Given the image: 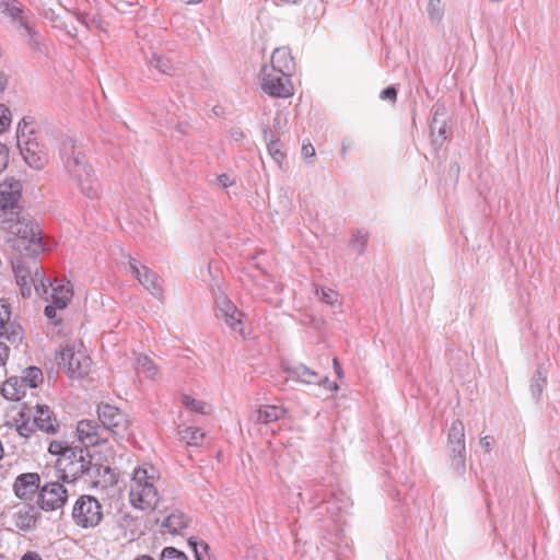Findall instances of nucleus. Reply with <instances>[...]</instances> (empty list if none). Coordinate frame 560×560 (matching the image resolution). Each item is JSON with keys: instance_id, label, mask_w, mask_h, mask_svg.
Listing matches in <instances>:
<instances>
[{"instance_id": "obj_20", "label": "nucleus", "mask_w": 560, "mask_h": 560, "mask_svg": "<svg viewBox=\"0 0 560 560\" xmlns=\"http://www.w3.org/2000/svg\"><path fill=\"white\" fill-rule=\"evenodd\" d=\"M33 420L35 427L47 434H56L59 429L57 418L46 405H36V412Z\"/></svg>"}, {"instance_id": "obj_35", "label": "nucleus", "mask_w": 560, "mask_h": 560, "mask_svg": "<svg viewBox=\"0 0 560 560\" xmlns=\"http://www.w3.org/2000/svg\"><path fill=\"white\" fill-rule=\"evenodd\" d=\"M180 436L188 445L200 446L205 439V433L199 428L188 427L180 432Z\"/></svg>"}, {"instance_id": "obj_17", "label": "nucleus", "mask_w": 560, "mask_h": 560, "mask_svg": "<svg viewBox=\"0 0 560 560\" xmlns=\"http://www.w3.org/2000/svg\"><path fill=\"white\" fill-rule=\"evenodd\" d=\"M40 476L37 472H24L19 475L13 483V492L21 500H33L40 489Z\"/></svg>"}, {"instance_id": "obj_4", "label": "nucleus", "mask_w": 560, "mask_h": 560, "mask_svg": "<svg viewBox=\"0 0 560 560\" xmlns=\"http://www.w3.org/2000/svg\"><path fill=\"white\" fill-rule=\"evenodd\" d=\"M9 225L0 228L13 235L10 242L16 253L40 254L44 252L42 230L36 222L16 215Z\"/></svg>"}, {"instance_id": "obj_6", "label": "nucleus", "mask_w": 560, "mask_h": 560, "mask_svg": "<svg viewBox=\"0 0 560 560\" xmlns=\"http://www.w3.org/2000/svg\"><path fill=\"white\" fill-rule=\"evenodd\" d=\"M24 127H21V122L18 127V147L20 149L21 155L23 156L25 163L37 171L43 170L48 163V153L43 143H40L35 136L33 130L25 133L26 122L23 118Z\"/></svg>"}, {"instance_id": "obj_16", "label": "nucleus", "mask_w": 560, "mask_h": 560, "mask_svg": "<svg viewBox=\"0 0 560 560\" xmlns=\"http://www.w3.org/2000/svg\"><path fill=\"white\" fill-rule=\"evenodd\" d=\"M0 338L7 339L11 343H19L24 338L22 326L11 319L10 305L0 300Z\"/></svg>"}, {"instance_id": "obj_25", "label": "nucleus", "mask_w": 560, "mask_h": 560, "mask_svg": "<svg viewBox=\"0 0 560 560\" xmlns=\"http://www.w3.org/2000/svg\"><path fill=\"white\" fill-rule=\"evenodd\" d=\"M0 12L12 18L21 27L31 32V25L26 20L23 8L16 0H0Z\"/></svg>"}, {"instance_id": "obj_50", "label": "nucleus", "mask_w": 560, "mask_h": 560, "mask_svg": "<svg viewBox=\"0 0 560 560\" xmlns=\"http://www.w3.org/2000/svg\"><path fill=\"white\" fill-rule=\"evenodd\" d=\"M218 182L224 188H228V187H230V186H232L234 184V180L231 179L228 174L219 175L218 176Z\"/></svg>"}, {"instance_id": "obj_41", "label": "nucleus", "mask_w": 560, "mask_h": 560, "mask_svg": "<svg viewBox=\"0 0 560 560\" xmlns=\"http://www.w3.org/2000/svg\"><path fill=\"white\" fill-rule=\"evenodd\" d=\"M160 560H188L187 556L174 547H165Z\"/></svg>"}, {"instance_id": "obj_47", "label": "nucleus", "mask_w": 560, "mask_h": 560, "mask_svg": "<svg viewBox=\"0 0 560 560\" xmlns=\"http://www.w3.org/2000/svg\"><path fill=\"white\" fill-rule=\"evenodd\" d=\"M316 385L324 386L328 390L337 392L339 389V386L336 382H330L327 376H320L319 375V382Z\"/></svg>"}, {"instance_id": "obj_7", "label": "nucleus", "mask_w": 560, "mask_h": 560, "mask_svg": "<svg viewBox=\"0 0 560 560\" xmlns=\"http://www.w3.org/2000/svg\"><path fill=\"white\" fill-rule=\"evenodd\" d=\"M71 516L78 527L95 528L104 518L103 505L95 497L82 494L75 500Z\"/></svg>"}, {"instance_id": "obj_18", "label": "nucleus", "mask_w": 560, "mask_h": 560, "mask_svg": "<svg viewBox=\"0 0 560 560\" xmlns=\"http://www.w3.org/2000/svg\"><path fill=\"white\" fill-rule=\"evenodd\" d=\"M215 315L218 318L223 319L224 323L235 331H242V316L243 313L240 312L236 306L228 300L225 296L218 299L217 301V311Z\"/></svg>"}, {"instance_id": "obj_23", "label": "nucleus", "mask_w": 560, "mask_h": 560, "mask_svg": "<svg viewBox=\"0 0 560 560\" xmlns=\"http://www.w3.org/2000/svg\"><path fill=\"white\" fill-rule=\"evenodd\" d=\"M283 371L288 376L296 382L308 385H315L319 382V374L303 363L295 365H285Z\"/></svg>"}, {"instance_id": "obj_58", "label": "nucleus", "mask_w": 560, "mask_h": 560, "mask_svg": "<svg viewBox=\"0 0 560 560\" xmlns=\"http://www.w3.org/2000/svg\"><path fill=\"white\" fill-rule=\"evenodd\" d=\"M135 560H154V559L150 556L143 555V556L136 558Z\"/></svg>"}, {"instance_id": "obj_53", "label": "nucleus", "mask_w": 560, "mask_h": 560, "mask_svg": "<svg viewBox=\"0 0 560 560\" xmlns=\"http://www.w3.org/2000/svg\"><path fill=\"white\" fill-rule=\"evenodd\" d=\"M480 445L487 451V452H490L492 450V446H491V442H490V438L489 436H485V438H481L480 440Z\"/></svg>"}, {"instance_id": "obj_22", "label": "nucleus", "mask_w": 560, "mask_h": 560, "mask_svg": "<svg viewBox=\"0 0 560 560\" xmlns=\"http://www.w3.org/2000/svg\"><path fill=\"white\" fill-rule=\"evenodd\" d=\"M189 517L180 510H172L163 520L161 527L164 533L179 535L189 525Z\"/></svg>"}, {"instance_id": "obj_3", "label": "nucleus", "mask_w": 560, "mask_h": 560, "mask_svg": "<svg viewBox=\"0 0 560 560\" xmlns=\"http://www.w3.org/2000/svg\"><path fill=\"white\" fill-rule=\"evenodd\" d=\"M159 480L160 475L153 466L135 468L129 482L130 504L140 511H154L160 502Z\"/></svg>"}, {"instance_id": "obj_44", "label": "nucleus", "mask_w": 560, "mask_h": 560, "mask_svg": "<svg viewBox=\"0 0 560 560\" xmlns=\"http://www.w3.org/2000/svg\"><path fill=\"white\" fill-rule=\"evenodd\" d=\"M57 310L59 308L54 303L47 305L44 310V314L46 315V317L50 319L55 325L61 323V317L58 316Z\"/></svg>"}, {"instance_id": "obj_54", "label": "nucleus", "mask_w": 560, "mask_h": 560, "mask_svg": "<svg viewBox=\"0 0 560 560\" xmlns=\"http://www.w3.org/2000/svg\"><path fill=\"white\" fill-rule=\"evenodd\" d=\"M7 83H8V80H7L5 74L0 71V94H2L3 91L5 90Z\"/></svg>"}, {"instance_id": "obj_56", "label": "nucleus", "mask_w": 560, "mask_h": 560, "mask_svg": "<svg viewBox=\"0 0 560 560\" xmlns=\"http://www.w3.org/2000/svg\"><path fill=\"white\" fill-rule=\"evenodd\" d=\"M232 137L235 139V140H238L243 137V131L241 129H235L232 131Z\"/></svg>"}, {"instance_id": "obj_24", "label": "nucleus", "mask_w": 560, "mask_h": 560, "mask_svg": "<svg viewBox=\"0 0 560 560\" xmlns=\"http://www.w3.org/2000/svg\"><path fill=\"white\" fill-rule=\"evenodd\" d=\"M445 108L443 106H436L434 115L430 125L431 136L435 144L442 145L447 138V126L444 118Z\"/></svg>"}, {"instance_id": "obj_57", "label": "nucleus", "mask_w": 560, "mask_h": 560, "mask_svg": "<svg viewBox=\"0 0 560 560\" xmlns=\"http://www.w3.org/2000/svg\"><path fill=\"white\" fill-rule=\"evenodd\" d=\"M186 4H198L200 3L202 0H183Z\"/></svg>"}, {"instance_id": "obj_46", "label": "nucleus", "mask_w": 560, "mask_h": 560, "mask_svg": "<svg viewBox=\"0 0 560 560\" xmlns=\"http://www.w3.org/2000/svg\"><path fill=\"white\" fill-rule=\"evenodd\" d=\"M380 97L382 100H389L395 103L397 100V89L395 86H388L381 92Z\"/></svg>"}, {"instance_id": "obj_13", "label": "nucleus", "mask_w": 560, "mask_h": 560, "mask_svg": "<svg viewBox=\"0 0 560 560\" xmlns=\"http://www.w3.org/2000/svg\"><path fill=\"white\" fill-rule=\"evenodd\" d=\"M448 447L452 453V467L463 472L465 470V456H466V445H465V428L464 423L456 419L452 422L448 430Z\"/></svg>"}, {"instance_id": "obj_36", "label": "nucleus", "mask_w": 560, "mask_h": 560, "mask_svg": "<svg viewBox=\"0 0 560 560\" xmlns=\"http://www.w3.org/2000/svg\"><path fill=\"white\" fill-rule=\"evenodd\" d=\"M188 545L195 555L196 560H211L209 546L205 541H198L195 537L188 539Z\"/></svg>"}, {"instance_id": "obj_30", "label": "nucleus", "mask_w": 560, "mask_h": 560, "mask_svg": "<svg viewBox=\"0 0 560 560\" xmlns=\"http://www.w3.org/2000/svg\"><path fill=\"white\" fill-rule=\"evenodd\" d=\"M547 386V371L540 365L537 368L530 381V394L532 397L538 402L541 399V395Z\"/></svg>"}, {"instance_id": "obj_26", "label": "nucleus", "mask_w": 560, "mask_h": 560, "mask_svg": "<svg viewBox=\"0 0 560 560\" xmlns=\"http://www.w3.org/2000/svg\"><path fill=\"white\" fill-rule=\"evenodd\" d=\"M287 410L281 406L265 405L256 411V421L264 424H269L282 419Z\"/></svg>"}, {"instance_id": "obj_48", "label": "nucleus", "mask_w": 560, "mask_h": 560, "mask_svg": "<svg viewBox=\"0 0 560 560\" xmlns=\"http://www.w3.org/2000/svg\"><path fill=\"white\" fill-rule=\"evenodd\" d=\"M302 154L304 158H313L315 155V149L311 142L303 143Z\"/></svg>"}, {"instance_id": "obj_49", "label": "nucleus", "mask_w": 560, "mask_h": 560, "mask_svg": "<svg viewBox=\"0 0 560 560\" xmlns=\"http://www.w3.org/2000/svg\"><path fill=\"white\" fill-rule=\"evenodd\" d=\"M9 348L5 343L0 342V366L5 364V361L9 358Z\"/></svg>"}, {"instance_id": "obj_45", "label": "nucleus", "mask_w": 560, "mask_h": 560, "mask_svg": "<svg viewBox=\"0 0 560 560\" xmlns=\"http://www.w3.org/2000/svg\"><path fill=\"white\" fill-rule=\"evenodd\" d=\"M9 163V149L8 147L0 142V172L7 168Z\"/></svg>"}, {"instance_id": "obj_14", "label": "nucleus", "mask_w": 560, "mask_h": 560, "mask_svg": "<svg viewBox=\"0 0 560 560\" xmlns=\"http://www.w3.org/2000/svg\"><path fill=\"white\" fill-rule=\"evenodd\" d=\"M129 270L131 275L158 300H163V288L160 283L159 275L140 264L137 259L129 257Z\"/></svg>"}, {"instance_id": "obj_32", "label": "nucleus", "mask_w": 560, "mask_h": 560, "mask_svg": "<svg viewBox=\"0 0 560 560\" xmlns=\"http://www.w3.org/2000/svg\"><path fill=\"white\" fill-rule=\"evenodd\" d=\"M14 427L18 433L23 438H30L34 432V421L30 422V415L24 410H21L18 416L13 419Z\"/></svg>"}, {"instance_id": "obj_19", "label": "nucleus", "mask_w": 560, "mask_h": 560, "mask_svg": "<svg viewBox=\"0 0 560 560\" xmlns=\"http://www.w3.org/2000/svg\"><path fill=\"white\" fill-rule=\"evenodd\" d=\"M39 513L32 504L15 506L12 514V524L20 532H30L36 527Z\"/></svg>"}, {"instance_id": "obj_33", "label": "nucleus", "mask_w": 560, "mask_h": 560, "mask_svg": "<svg viewBox=\"0 0 560 560\" xmlns=\"http://www.w3.org/2000/svg\"><path fill=\"white\" fill-rule=\"evenodd\" d=\"M149 65L166 75H173L175 72V67L171 59L165 56L158 55L156 52L152 54V57L149 59Z\"/></svg>"}, {"instance_id": "obj_12", "label": "nucleus", "mask_w": 560, "mask_h": 560, "mask_svg": "<svg viewBox=\"0 0 560 560\" xmlns=\"http://www.w3.org/2000/svg\"><path fill=\"white\" fill-rule=\"evenodd\" d=\"M68 501V490L59 481H48L40 486L37 494V505L45 512H54L65 506Z\"/></svg>"}, {"instance_id": "obj_34", "label": "nucleus", "mask_w": 560, "mask_h": 560, "mask_svg": "<svg viewBox=\"0 0 560 560\" xmlns=\"http://www.w3.org/2000/svg\"><path fill=\"white\" fill-rule=\"evenodd\" d=\"M264 138L267 141V149L269 154L275 160V162L281 164L284 154L280 151L279 141L273 139V135L269 129L264 130Z\"/></svg>"}, {"instance_id": "obj_51", "label": "nucleus", "mask_w": 560, "mask_h": 560, "mask_svg": "<svg viewBox=\"0 0 560 560\" xmlns=\"http://www.w3.org/2000/svg\"><path fill=\"white\" fill-rule=\"evenodd\" d=\"M332 365H334V370H335V373L337 374V376L339 378H342L343 377V372H342L341 365H340V363H339L337 358H334Z\"/></svg>"}, {"instance_id": "obj_21", "label": "nucleus", "mask_w": 560, "mask_h": 560, "mask_svg": "<svg viewBox=\"0 0 560 560\" xmlns=\"http://www.w3.org/2000/svg\"><path fill=\"white\" fill-rule=\"evenodd\" d=\"M294 59L289 48H276L271 55V63L268 70L291 74L294 71Z\"/></svg>"}, {"instance_id": "obj_10", "label": "nucleus", "mask_w": 560, "mask_h": 560, "mask_svg": "<svg viewBox=\"0 0 560 560\" xmlns=\"http://www.w3.org/2000/svg\"><path fill=\"white\" fill-rule=\"evenodd\" d=\"M82 343L67 342L60 350L57 361L72 378L88 374L91 359L82 350Z\"/></svg>"}, {"instance_id": "obj_37", "label": "nucleus", "mask_w": 560, "mask_h": 560, "mask_svg": "<svg viewBox=\"0 0 560 560\" xmlns=\"http://www.w3.org/2000/svg\"><path fill=\"white\" fill-rule=\"evenodd\" d=\"M315 293L320 301L328 305H335L338 303V293L332 289L325 287H316Z\"/></svg>"}, {"instance_id": "obj_8", "label": "nucleus", "mask_w": 560, "mask_h": 560, "mask_svg": "<svg viewBox=\"0 0 560 560\" xmlns=\"http://www.w3.org/2000/svg\"><path fill=\"white\" fill-rule=\"evenodd\" d=\"M97 419L106 434L114 439H124L130 433V420L119 408L107 402H100L96 406Z\"/></svg>"}, {"instance_id": "obj_1", "label": "nucleus", "mask_w": 560, "mask_h": 560, "mask_svg": "<svg viewBox=\"0 0 560 560\" xmlns=\"http://www.w3.org/2000/svg\"><path fill=\"white\" fill-rule=\"evenodd\" d=\"M48 452L57 456L56 471L60 474L61 479L66 482L84 479V481L97 483L95 479L101 475V470H108V467L93 463V456L89 450L72 446L65 441L50 442Z\"/></svg>"}, {"instance_id": "obj_52", "label": "nucleus", "mask_w": 560, "mask_h": 560, "mask_svg": "<svg viewBox=\"0 0 560 560\" xmlns=\"http://www.w3.org/2000/svg\"><path fill=\"white\" fill-rule=\"evenodd\" d=\"M27 33V35L30 36V44L34 47V48H38V42L35 39V32L33 30V27L31 26V32L27 31L26 28H24Z\"/></svg>"}, {"instance_id": "obj_39", "label": "nucleus", "mask_w": 560, "mask_h": 560, "mask_svg": "<svg viewBox=\"0 0 560 560\" xmlns=\"http://www.w3.org/2000/svg\"><path fill=\"white\" fill-rule=\"evenodd\" d=\"M368 244V233L358 230L352 234L351 237V246L358 250L360 255H362L365 252Z\"/></svg>"}, {"instance_id": "obj_5", "label": "nucleus", "mask_w": 560, "mask_h": 560, "mask_svg": "<svg viewBox=\"0 0 560 560\" xmlns=\"http://www.w3.org/2000/svg\"><path fill=\"white\" fill-rule=\"evenodd\" d=\"M71 155L65 160V166L80 191L89 199H95L100 194V184L92 168L88 165L85 155L71 147Z\"/></svg>"}, {"instance_id": "obj_55", "label": "nucleus", "mask_w": 560, "mask_h": 560, "mask_svg": "<svg viewBox=\"0 0 560 560\" xmlns=\"http://www.w3.org/2000/svg\"><path fill=\"white\" fill-rule=\"evenodd\" d=\"M21 560H42V558L36 552H27Z\"/></svg>"}, {"instance_id": "obj_15", "label": "nucleus", "mask_w": 560, "mask_h": 560, "mask_svg": "<svg viewBox=\"0 0 560 560\" xmlns=\"http://www.w3.org/2000/svg\"><path fill=\"white\" fill-rule=\"evenodd\" d=\"M77 435L83 448L98 446L108 442L106 429L94 420L83 419L77 423Z\"/></svg>"}, {"instance_id": "obj_9", "label": "nucleus", "mask_w": 560, "mask_h": 560, "mask_svg": "<svg viewBox=\"0 0 560 560\" xmlns=\"http://www.w3.org/2000/svg\"><path fill=\"white\" fill-rule=\"evenodd\" d=\"M22 184L11 178L0 183V226H10V222L21 213L20 200Z\"/></svg>"}, {"instance_id": "obj_31", "label": "nucleus", "mask_w": 560, "mask_h": 560, "mask_svg": "<svg viewBox=\"0 0 560 560\" xmlns=\"http://www.w3.org/2000/svg\"><path fill=\"white\" fill-rule=\"evenodd\" d=\"M20 378L26 388H36L44 381L43 372L37 366L26 368Z\"/></svg>"}, {"instance_id": "obj_43", "label": "nucleus", "mask_w": 560, "mask_h": 560, "mask_svg": "<svg viewBox=\"0 0 560 560\" xmlns=\"http://www.w3.org/2000/svg\"><path fill=\"white\" fill-rule=\"evenodd\" d=\"M79 22L84 25L88 30L98 28L102 30L103 21L96 16H90L89 14H81Z\"/></svg>"}, {"instance_id": "obj_11", "label": "nucleus", "mask_w": 560, "mask_h": 560, "mask_svg": "<svg viewBox=\"0 0 560 560\" xmlns=\"http://www.w3.org/2000/svg\"><path fill=\"white\" fill-rule=\"evenodd\" d=\"M261 90L271 97L288 98L293 95L291 74L268 70L264 66L260 71Z\"/></svg>"}, {"instance_id": "obj_38", "label": "nucleus", "mask_w": 560, "mask_h": 560, "mask_svg": "<svg viewBox=\"0 0 560 560\" xmlns=\"http://www.w3.org/2000/svg\"><path fill=\"white\" fill-rule=\"evenodd\" d=\"M183 405L197 413L205 415L207 412V404L202 400H198L191 396L185 395L183 396Z\"/></svg>"}, {"instance_id": "obj_27", "label": "nucleus", "mask_w": 560, "mask_h": 560, "mask_svg": "<svg viewBox=\"0 0 560 560\" xmlns=\"http://www.w3.org/2000/svg\"><path fill=\"white\" fill-rule=\"evenodd\" d=\"M73 296V289L70 282L52 287L51 303L62 311L67 307Z\"/></svg>"}, {"instance_id": "obj_40", "label": "nucleus", "mask_w": 560, "mask_h": 560, "mask_svg": "<svg viewBox=\"0 0 560 560\" xmlns=\"http://www.w3.org/2000/svg\"><path fill=\"white\" fill-rule=\"evenodd\" d=\"M428 14L431 20L440 21L443 16V7L441 0H429Z\"/></svg>"}, {"instance_id": "obj_2", "label": "nucleus", "mask_w": 560, "mask_h": 560, "mask_svg": "<svg viewBox=\"0 0 560 560\" xmlns=\"http://www.w3.org/2000/svg\"><path fill=\"white\" fill-rule=\"evenodd\" d=\"M38 255L15 253L12 257V269L23 298H30L33 289L37 295L44 296L48 293V287H52L49 280L46 279L43 267L36 259Z\"/></svg>"}, {"instance_id": "obj_42", "label": "nucleus", "mask_w": 560, "mask_h": 560, "mask_svg": "<svg viewBox=\"0 0 560 560\" xmlns=\"http://www.w3.org/2000/svg\"><path fill=\"white\" fill-rule=\"evenodd\" d=\"M12 115L8 106L0 103V135H2L11 125Z\"/></svg>"}, {"instance_id": "obj_29", "label": "nucleus", "mask_w": 560, "mask_h": 560, "mask_svg": "<svg viewBox=\"0 0 560 560\" xmlns=\"http://www.w3.org/2000/svg\"><path fill=\"white\" fill-rule=\"evenodd\" d=\"M137 374L144 375L147 378L156 380L159 376V368L148 355H139L135 362Z\"/></svg>"}, {"instance_id": "obj_28", "label": "nucleus", "mask_w": 560, "mask_h": 560, "mask_svg": "<svg viewBox=\"0 0 560 560\" xmlns=\"http://www.w3.org/2000/svg\"><path fill=\"white\" fill-rule=\"evenodd\" d=\"M26 389L20 376H12L3 383L1 392L7 399L20 400L25 395Z\"/></svg>"}]
</instances>
